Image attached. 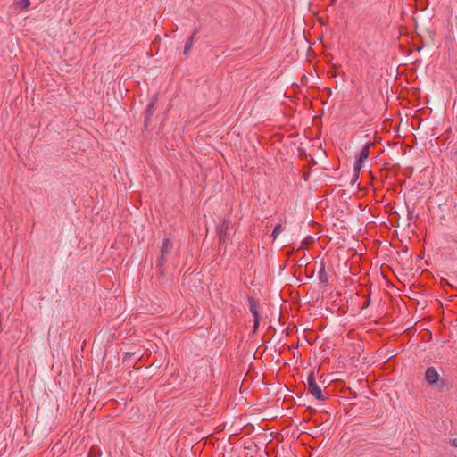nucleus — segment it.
I'll return each mask as SVG.
<instances>
[{
  "mask_svg": "<svg viewBox=\"0 0 457 457\" xmlns=\"http://www.w3.org/2000/svg\"><path fill=\"white\" fill-rule=\"evenodd\" d=\"M172 249H173V244L170 241V239L164 238L162 240V243L161 245L160 256L158 257L157 262H156V268H157V272H158L159 276L164 275V265L166 262V258L169 254H170V253L172 252Z\"/></svg>",
  "mask_w": 457,
  "mask_h": 457,
  "instance_id": "obj_1",
  "label": "nucleus"
},
{
  "mask_svg": "<svg viewBox=\"0 0 457 457\" xmlns=\"http://www.w3.org/2000/svg\"><path fill=\"white\" fill-rule=\"evenodd\" d=\"M306 387L308 393L312 394L319 401H325L329 396L328 394H323L321 388L316 383L314 372H311L308 375Z\"/></svg>",
  "mask_w": 457,
  "mask_h": 457,
  "instance_id": "obj_2",
  "label": "nucleus"
},
{
  "mask_svg": "<svg viewBox=\"0 0 457 457\" xmlns=\"http://www.w3.org/2000/svg\"><path fill=\"white\" fill-rule=\"evenodd\" d=\"M425 379L431 386L439 385V388L443 389L445 381L439 380V374L434 367H428L425 372Z\"/></svg>",
  "mask_w": 457,
  "mask_h": 457,
  "instance_id": "obj_3",
  "label": "nucleus"
},
{
  "mask_svg": "<svg viewBox=\"0 0 457 457\" xmlns=\"http://www.w3.org/2000/svg\"><path fill=\"white\" fill-rule=\"evenodd\" d=\"M373 143L371 142L366 143L363 148L361 149V153L359 154L358 157L356 158L353 165V170L356 173H358L361 170L364 161H366L369 158L370 149Z\"/></svg>",
  "mask_w": 457,
  "mask_h": 457,
  "instance_id": "obj_4",
  "label": "nucleus"
},
{
  "mask_svg": "<svg viewBox=\"0 0 457 457\" xmlns=\"http://www.w3.org/2000/svg\"><path fill=\"white\" fill-rule=\"evenodd\" d=\"M228 229V220L226 218H223L219 225L217 226V234L219 236L220 243H225L227 239V232Z\"/></svg>",
  "mask_w": 457,
  "mask_h": 457,
  "instance_id": "obj_5",
  "label": "nucleus"
},
{
  "mask_svg": "<svg viewBox=\"0 0 457 457\" xmlns=\"http://www.w3.org/2000/svg\"><path fill=\"white\" fill-rule=\"evenodd\" d=\"M156 100H157V96H154L150 101V103L148 104L145 112H144V115H145V118H144V124H145V127H148L149 125V122H150V118L153 114V110H154V107L156 104Z\"/></svg>",
  "mask_w": 457,
  "mask_h": 457,
  "instance_id": "obj_6",
  "label": "nucleus"
},
{
  "mask_svg": "<svg viewBox=\"0 0 457 457\" xmlns=\"http://www.w3.org/2000/svg\"><path fill=\"white\" fill-rule=\"evenodd\" d=\"M197 33H198V29H195L194 30L193 34L187 39L185 46H184V54H187L190 51V49L192 48L194 41H195V37Z\"/></svg>",
  "mask_w": 457,
  "mask_h": 457,
  "instance_id": "obj_7",
  "label": "nucleus"
},
{
  "mask_svg": "<svg viewBox=\"0 0 457 457\" xmlns=\"http://www.w3.org/2000/svg\"><path fill=\"white\" fill-rule=\"evenodd\" d=\"M318 277H319V281H320V285H322L323 287H326L328 284L329 277H328V274L326 271L324 266H322L321 269L320 270Z\"/></svg>",
  "mask_w": 457,
  "mask_h": 457,
  "instance_id": "obj_8",
  "label": "nucleus"
},
{
  "mask_svg": "<svg viewBox=\"0 0 457 457\" xmlns=\"http://www.w3.org/2000/svg\"><path fill=\"white\" fill-rule=\"evenodd\" d=\"M249 308L254 318L259 317L258 303L253 297H248Z\"/></svg>",
  "mask_w": 457,
  "mask_h": 457,
  "instance_id": "obj_9",
  "label": "nucleus"
},
{
  "mask_svg": "<svg viewBox=\"0 0 457 457\" xmlns=\"http://www.w3.org/2000/svg\"><path fill=\"white\" fill-rule=\"evenodd\" d=\"M14 5L19 7L21 10H26L30 5L29 0H16Z\"/></svg>",
  "mask_w": 457,
  "mask_h": 457,
  "instance_id": "obj_10",
  "label": "nucleus"
},
{
  "mask_svg": "<svg viewBox=\"0 0 457 457\" xmlns=\"http://www.w3.org/2000/svg\"><path fill=\"white\" fill-rule=\"evenodd\" d=\"M281 231H282V225L277 224L272 231V234H271L272 238L276 239L278 237V236L281 233Z\"/></svg>",
  "mask_w": 457,
  "mask_h": 457,
  "instance_id": "obj_11",
  "label": "nucleus"
},
{
  "mask_svg": "<svg viewBox=\"0 0 457 457\" xmlns=\"http://www.w3.org/2000/svg\"><path fill=\"white\" fill-rule=\"evenodd\" d=\"M133 354H134V353H129V352L125 353L124 357H123V361L124 362L128 361L132 357Z\"/></svg>",
  "mask_w": 457,
  "mask_h": 457,
  "instance_id": "obj_12",
  "label": "nucleus"
},
{
  "mask_svg": "<svg viewBox=\"0 0 457 457\" xmlns=\"http://www.w3.org/2000/svg\"><path fill=\"white\" fill-rule=\"evenodd\" d=\"M258 326H259V317L254 318V324H253L254 330H256L258 328Z\"/></svg>",
  "mask_w": 457,
  "mask_h": 457,
  "instance_id": "obj_13",
  "label": "nucleus"
},
{
  "mask_svg": "<svg viewBox=\"0 0 457 457\" xmlns=\"http://www.w3.org/2000/svg\"><path fill=\"white\" fill-rule=\"evenodd\" d=\"M453 446L457 447V438H454L452 443Z\"/></svg>",
  "mask_w": 457,
  "mask_h": 457,
  "instance_id": "obj_14",
  "label": "nucleus"
},
{
  "mask_svg": "<svg viewBox=\"0 0 457 457\" xmlns=\"http://www.w3.org/2000/svg\"><path fill=\"white\" fill-rule=\"evenodd\" d=\"M2 332V314L0 313V333Z\"/></svg>",
  "mask_w": 457,
  "mask_h": 457,
  "instance_id": "obj_15",
  "label": "nucleus"
},
{
  "mask_svg": "<svg viewBox=\"0 0 457 457\" xmlns=\"http://www.w3.org/2000/svg\"><path fill=\"white\" fill-rule=\"evenodd\" d=\"M331 76H332V77H335V76H336V73H335V72L331 73Z\"/></svg>",
  "mask_w": 457,
  "mask_h": 457,
  "instance_id": "obj_16",
  "label": "nucleus"
}]
</instances>
